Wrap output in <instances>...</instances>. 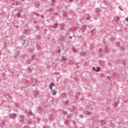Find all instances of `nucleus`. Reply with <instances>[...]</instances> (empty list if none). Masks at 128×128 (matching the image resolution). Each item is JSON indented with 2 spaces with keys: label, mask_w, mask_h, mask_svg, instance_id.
Wrapping results in <instances>:
<instances>
[{
  "label": "nucleus",
  "mask_w": 128,
  "mask_h": 128,
  "mask_svg": "<svg viewBox=\"0 0 128 128\" xmlns=\"http://www.w3.org/2000/svg\"><path fill=\"white\" fill-rule=\"evenodd\" d=\"M108 8H109L110 10H114V6L112 4L108 5Z\"/></svg>",
  "instance_id": "39448f33"
},
{
  "label": "nucleus",
  "mask_w": 128,
  "mask_h": 128,
  "mask_svg": "<svg viewBox=\"0 0 128 128\" xmlns=\"http://www.w3.org/2000/svg\"><path fill=\"white\" fill-rule=\"evenodd\" d=\"M39 94H40V92H38V91H34V96H35V98H36V96H38Z\"/></svg>",
  "instance_id": "9d476101"
},
{
  "label": "nucleus",
  "mask_w": 128,
  "mask_h": 128,
  "mask_svg": "<svg viewBox=\"0 0 128 128\" xmlns=\"http://www.w3.org/2000/svg\"><path fill=\"white\" fill-rule=\"evenodd\" d=\"M108 64H110V63H108Z\"/></svg>",
  "instance_id": "864d4df0"
},
{
  "label": "nucleus",
  "mask_w": 128,
  "mask_h": 128,
  "mask_svg": "<svg viewBox=\"0 0 128 128\" xmlns=\"http://www.w3.org/2000/svg\"><path fill=\"white\" fill-rule=\"evenodd\" d=\"M26 40H24V38H22L21 40V44H22V46H24L26 44Z\"/></svg>",
  "instance_id": "6ab92c4d"
},
{
  "label": "nucleus",
  "mask_w": 128,
  "mask_h": 128,
  "mask_svg": "<svg viewBox=\"0 0 128 128\" xmlns=\"http://www.w3.org/2000/svg\"><path fill=\"white\" fill-rule=\"evenodd\" d=\"M84 112L85 114H88V116H90V114H92V112L88 110L84 111Z\"/></svg>",
  "instance_id": "1a4fd4ad"
},
{
  "label": "nucleus",
  "mask_w": 128,
  "mask_h": 128,
  "mask_svg": "<svg viewBox=\"0 0 128 128\" xmlns=\"http://www.w3.org/2000/svg\"><path fill=\"white\" fill-rule=\"evenodd\" d=\"M16 116L17 114L16 113H14L13 114H10V118H16Z\"/></svg>",
  "instance_id": "f03ea898"
},
{
  "label": "nucleus",
  "mask_w": 128,
  "mask_h": 128,
  "mask_svg": "<svg viewBox=\"0 0 128 128\" xmlns=\"http://www.w3.org/2000/svg\"><path fill=\"white\" fill-rule=\"evenodd\" d=\"M108 52V50L106 48L103 50V52Z\"/></svg>",
  "instance_id": "b1692460"
},
{
  "label": "nucleus",
  "mask_w": 128,
  "mask_h": 128,
  "mask_svg": "<svg viewBox=\"0 0 128 128\" xmlns=\"http://www.w3.org/2000/svg\"><path fill=\"white\" fill-rule=\"evenodd\" d=\"M36 46L38 50H40V45L37 44Z\"/></svg>",
  "instance_id": "4be33fe9"
},
{
  "label": "nucleus",
  "mask_w": 128,
  "mask_h": 128,
  "mask_svg": "<svg viewBox=\"0 0 128 128\" xmlns=\"http://www.w3.org/2000/svg\"><path fill=\"white\" fill-rule=\"evenodd\" d=\"M72 50L74 52H78V50H76V48H72Z\"/></svg>",
  "instance_id": "cd10ccee"
},
{
  "label": "nucleus",
  "mask_w": 128,
  "mask_h": 128,
  "mask_svg": "<svg viewBox=\"0 0 128 128\" xmlns=\"http://www.w3.org/2000/svg\"><path fill=\"white\" fill-rule=\"evenodd\" d=\"M124 102H125V104H126V102H128V100H126L124 101Z\"/></svg>",
  "instance_id": "de8ad7c7"
},
{
  "label": "nucleus",
  "mask_w": 128,
  "mask_h": 128,
  "mask_svg": "<svg viewBox=\"0 0 128 128\" xmlns=\"http://www.w3.org/2000/svg\"><path fill=\"white\" fill-rule=\"evenodd\" d=\"M100 122L101 124H106V121L104 120H100Z\"/></svg>",
  "instance_id": "f3484780"
},
{
  "label": "nucleus",
  "mask_w": 128,
  "mask_h": 128,
  "mask_svg": "<svg viewBox=\"0 0 128 128\" xmlns=\"http://www.w3.org/2000/svg\"><path fill=\"white\" fill-rule=\"evenodd\" d=\"M52 96H56V92H58L56 90H52Z\"/></svg>",
  "instance_id": "f8f14e48"
},
{
  "label": "nucleus",
  "mask_w": 128,
  "mask_h": 128,
  "mask_svg": "<svg viewBox=\"0 0 128 128\" xmlns=\"http://www.w3.org/2000/svg\"><path fill=\"white\" fill-rule=\"evenodd\" d=\"M116 102L114 104V106L115 108H118V104H122V102H124V100L122 98H118L116 99Z\"/></svg>",
  "instance_id": "f257e3e1"
},
{
  "label": "nucleus",
  "mask_w": 128,
  "mask_h": 128,
  "mask_svg": "<svg viewBox=\"0 0 128 128\" xmlns=\"http://www.w3.org/2000/svg\"><path fill=\"white\" fill-rule=\"evenodd\" d=\"M52 86H54V82H52L49 84V88H50V90H52Z\"/></svg>",
  "instance_id": "423d86ee"
},
{
  "label": "nucleus",
  "mask_w": 128,
  "mask_h": 128,
  "mask_svg": "<svg viewBox=\"0 0 128 128\" xmlns=\"http://www.w3.org/2000/svg\"><path fill=\"white\" fill-rule=\"evenodd\" d=\"M2 54V52L0 51V56Z\"/></svg>",
  "instance_id": "603ef678"
},
{
  "label": "nucleus",
  "mask_w": 128,
  "mask_h": 128,
  "mask_svg": "<svg viewBox=\"0 0 128 128\" xmlns=\"http://www.w3.org/2000/svg\"><path fill=\"white\" fill-rule=\"evenodd\" d=\"M108 78L109 80H110V76H108Z\"/></svg>",
  "instance_id": "49530a36"
},
{
  "label": "nucleus",
  "mask_w": 128,
  "mask_h": 128,
  "mask_svg": "<svg viewBox=\"0 0 128 128\" xmlns=\"http://www.w3.org/2000/svg\"><path fill=\"white\" fill-rule=\"evenodd\" d=\"M80 56H86V52H80Z\"/></svg>",
  "instance_id": "dca6fc26"
},
{
  "label": "nucleus",
  "mask_w": 128,
  "mask_h": 128,
  "mask_svg": "<svg viewBox=\"0 0 128 128\" xmlns=\"http://www.w3.org/2000/svg\"><path fill=\"white\" fill-rule=\"evenodd\" d=\"M53 2H56V1H53Z\"/></svg>",
  "instance_id": "6e6d98bb"
},
{
  "label": "nucleus",
  "mask_w": 128,
  "mask_h": 128,
  "mask_svg": "<svg viewBox=\"0 0 128 128\" xmlns=\"http://www.w3.org/2000/svg\"><path fill=\"white\" fill-rule=\"evenodd\" d=\"M19 120L21 122H22L24 121V116H20L19 117Z\"/></svg>",
  "instance_id": "7ed1b4c3"
},
{
  "label": "nucleus",
  "mask_w": 128,
  "mask_h": 128,
  "mask_svg": "<svg viewBox=\"0 0 128 128\" xmlns=\"http://www.w3.org/2000/svg\"><path fill=\"white\" fill-rule=\"evenodd\" d=\"M85 18H86V20H90V15L88 14H86L85 16Z\"/></svg>",
  "instance_id": "412c9836"
},
{
  "label": "nucleus",
  "mask_w": 128,
  "mask_h": 128,
  "mask_svg": "<svg viewBox=\"0 0 128 128\" xmlns=\"http://www.w3.org/2000/svg\"><path fill=\"white\" fill-rule=\"evenodd\" d=\"M28 50L30 52H34V50L32 48H28Z\"/></svg>",
  "instance_id": "4468645a"
},
{
  "label": "nucleus",
  "mask_w": 128,
  "mask_h": 128,
  "mask_svg": "<svg viewBox=\"0 0 128 128\" xmlns=\"http://www.w3.org/2000/svg\"><path fill=\"white\" fill-rule=\"evenodd\" d=\"M62 114H63L66 115V114H68V112L66 110H63Z\"/></svg>",
  "instance_id": "a878e982"
},
{
  "label": "nucleus",
  "mask_w": 128,
  "mask_h": 128,
  "mask_svg": "<svg viewBox=\"0 0 128 128\" xmlns=\"http://www.w3.org/2000/svg\"><path fill=\"white\" fill-rule=\"evenodd\" d=\"M28 70H29L30 72H32V69H30V66L28 67Z\"/></svg>",
  "instance_id": "2f4dec72"
},
{
  "label": "nucleus",
  "mask_w": 128,
  "mask_h": 128,
  "mask_svg": "<svg viewBox=\"0 0 128 128\" xmlns=\"http://www.w3.org/2000/svg\"><path fill=\"white\" fill-rule=\"evenodd\" d=\"M66 96V94H62V98H65Z\"/></svg>",
  "instance_id": "c85d7f7f"
},
{
  "label": "nucleus",
  "mask_w": 128,
  "mask_h": 128,
  "mask_svg": "<svg viewBox=\"0 0 128 128\" xmlns=\"http://www.w3.org/2000/svg\"><path fill=\"white\" fill-rule=\"evenodd\" d=\"M64 26H66V25L64 24H61L60 25V30H64Z\"/></svg>",
  "instance_id": "20e7f679"
},
{
  "label": "nucleus",
  "mask_w": 128,
  "mask_h": 128,
  "mask_svg": "<svg viewBox=\"0 0 128 128\" xmlns=\"http://www.w3.org/2000/svg\"><path fill=\"white\" fill-rule=\"evenodd\" d=\"M78 96H80V93H76V98H78Z\"/></svg>",
  "instance_id": "bb28decb"
},
{
  "label": "nucleus",
  "mask_w": 128,
  "mask_h": 128,
  "mask_svg": "<svg viewBox=\"0 0 128 128\" xmlns=\"http://www.w3.org/2000/svg\"><path fill=\"white\" fill-rule=\"evenodd\" d=\"M58 50H59V52H60V50L59 49Z\"/></svg>",
  "instance_id": "8fccbe9b"
},
{
  "label": "nucleus",
  "mask_w": 128,
  "mask_h": 128,
  "mask_svg": "<svg viewBox=\"0 0 128 128\" xmlns=\"http://www.w3.org/2000/svg\"><path fill=\"white\" fill-rule=\"evenodd\" d=\"M96 12L98 14L100 15V12H102V10L98 9V8H96Z\"/></svg>",
  "instance_id": "2eb2a0df"
},
{
  "label": "nucleus",
  "mask_w": 128,
  "mask_h": 128,
  "mask_svg": "<svg viewBox=\"0 0 128 128\" xmlns=\"http://www.w3.org/2000/svg\"><path fill=\"white\" fill-rule=\"evenodd\" d=\"M72 114H69L67 116V118H70L72 117Z\"/></svg>",
  "instance_id": "7c9ffc66"
},
{
  "label": "nucleus",
  "mask_w": 128,
  "mask_h": 128,
  "mask_svg": "<svg viewBox=\"0 0 128 128\" xmlns=\"http://www.w3.org/2000/svg\"><path fill=\"white\" fill-rule=\"evenodd\" d=\"M91 34L93 36H95L96 34V29H94L93 30H91Z\"/></svg>",
  "instance_id": "9b49d317"
},
{
  "label": "nucleus",
  "mask_w": 128,
  "mask_h": 128,
  "mask_svg": "<svg viewBox=\"0 0 128 128\" xmlns=\"http://www.w3.org/2000/svg\"><path fill=\"white\" fill-rule=\"evenodd\" d=\"M62 60L63 62H66L67 60L66 58L64 56H62Z\"/></svg>",
  "instance_id": "aec40b11"
},
{
  "label": "nucleus",
  "mask_w": 128,
  "mask_h": 128,
  "mask_svg": "<svg viewBox=\"0 0 128 128\" xmlns=\"http://www.w3.org/2000/svg\"><path fill=\"white\" fill-rule=\"evenodd\" d=\"M16 108H18L20 106V104L16 103Z\"/></svg>",
  "instance_id": "72a5a7b5"
},
{
  "label": "nucleus",
  "mask_w": 128,
  "mask_h": 128,
  "mask_svg": "<svg viewBox=\"0 0 128 128\" xmlns=\"http://www.w3.org/2000/svg\"><path fill=\"white\" fill-rule=\"evenodd\" d=\"M70 64H74V62H73V61H72V60H70Z\"/></svg>",
  "instance_id": "e433bc0d"
},
{
  "label": "nucleus",
  "mask_w": 128,
  "mask_h": 128,
  "mask_svg": "<svg viewBox=\"0 0 128 128\" xmlns=\"http://www.w3.org/2000/svg\"><path fill=\"white\" fill-rule=\"evenodd\" d=\"M95 72H100V67H98L97 69L95 70Z\"/></svg>",
  "instance_id": "5701e85b"
},
{
  "label": "nucleus",
  "mask_w": 128,
  "mask_h": 128,
  "mask_svg": "<svg viewBox=\"0 0 128 128\" xmlns=\"http://www.w3.org/2000/svg\"><path fill=\"white\" fill-rule=\"evenodd\" d=\"M28 114L30 116H34V113H32V110L28 111Z\"/></svg>",
  "instance_id": "0eeeda50"
},
{
  "label": "nucleus",
  "mask_w": 128,
  "mask_h": 128,
  "mask_svg": "<svg viewBox=\"0 0 128 128\" xmlns=\"http://www.w3.org/2000/svg\"><path fill=\"white\" fill-rule=\"evenodd\" d=\"M80 118H84V115L80 114Z\"/></svg>",
  "instance_id": "c9c22d12"
},
{
  "label": "nucleus",
  "mask_w": 128,
  "mask_h": 128,
  "mask_svg": "<svg viewBox=\"0 0 128 128\" xmlns=\"http://www.w3.org/2000/svg\"><path fill=\"white\" fill-rule=\"evenodd\" d=\"M58 23H56L54 24L53 25V28H58Z\"/></svg>",
  "instance_id": "ddd939ff"
},
{
  "label": "nucleus",
  "mask_w": 128,
  "mask_h": 128,
  "mask_svg": "<svg viewBox=\"0 0 128 128\" xmlns=\"http://www.w3.org/2000/svg\"><path fill=\"white\" fill-rule=\"evenodd\" d=\"M89 108H90V109L92 110V106H90L89 107Z\"/></svg>",
  "instance_id": "09e8293b"
},
{
  "label": "nucleus",
  "mask_w": 128,
  "mask_h": 128,
  "mask_svg": "<svg viewBox=\"0 0 128 128\" xmlns=\"http://www.w3.org/2000/svg\"><path fill=\"white\" fill-rule=\"evenodd\" d=\"M17 16L18 18H20V13L17 14Z\"/></svg>",
  "instance_id": "f704fd0d"
},
{
  "label": "nucleus",
  "mask_w": 128,
  "mask_h": 128,
  "mask_svg": "<svg viewBox=\"0 0 128 128\" xmlns=\"http://www.w3.org/2000/svg\"><path fill=\"white\" fill-rule=\"evenodd\" d=\"M2 124L4 125V122H2Z\"/></svg>",
  "instance_id": "3c124183"
},
{
  "label": "nucleus",
  "mask_w": 128,
  "mask_h": 128,
  "mask_svg": "<svg viewBox=\"0 0 128 128\" xmlns=\"http://www.w3.org/2000/svg\"><path fill=\"white\" fill-rule=\"evenodd\" d=\"M114 20H116V22H120V18L118 16H116L114 17Z\"/></svg>",
  "instance_id": "6e6552de"
},
{
  "label": "nucleus",
  "mask_w": 128,
  "mask_h": 128,
  "mask_svg": "<svg viewBox=\"0 0 128 128\" xmlns=\"http://www.w3.org/2000/svg\"><path fill=\"white\" fill-rule=\"evenodd\" d=\"M92 70H95V71L96 70L94 66H93V67H92Z\"/></svg>",
  "instance_id": "4c0bfd02"
},
{
  "label": "nucleus",
  "mask_w": 128,
  "mask_h": 128,
  "mask_svg": "<svg viewBox=\"0 0 128 128\" xmlns=\"http://www.w3.org/2000/svg\"><path fill=\"white\" fill-rule=\"evenodd\" d=\"M44 18V15H41V18Z\"/></svg>",
  "instance_id": "ea45409f"
},
{
  "label": "nucleus",
  "mask_w": 128,
  "mask_h": 128,
  "mask_svg": "<svg viewBox=\"0 0 128 128\" xmlns=\"http://www.w3.org/2000/svg\"><path fill=\"white\" fill-rule=\"evenodd\" d=\"M39 108H40V106L39 107Z\"/></svg>",
  "instance_id": "5fc2aeb1"
},
{
  "label": "nucleus",
  "mask_w": 128,
  "mask_h": 128,
  "mask_svg": "<svg viewBox=\"0 0 128 128\" xmlns=\"http://www.w3.org/2000/svg\"><path fill=\"white\" fill-rule=\"evenodd\" d=\"M54 14L56 16H58L59 14H58V13L57 12V13H55Z\"/></svg>",
  "instance_id": "c03bdc74"
},
{
  "label": "nucleus",
  "mask_w": 128,
  "mask_h": 128,
  "mask_svg": "<svg viewBox=\"0 0 128 128\" xmlns=\"http://www.w3.org/2000/svg\"><path fill=\"white\" fill-rule=\"evenodd\" d=\"M60 40H62V42H64V40H66V38L64 37V36H61L60 38Z\"/></svg>",
  "instance_id": "a211bd4d"
},
{
  "label": "nucleus",
  "mask_w": 128,
  "mask_h": 128,
  "mask_svg": "<svg viewBox=\"0 0 128 128\" xmlns=\"http://www.w3.org/2000/svg\"><path fill=\"white\" fill-rule=\"evenodd\" d=\"M118 8H120V10H124V9L120 8V6H119Z\"/></svg>",
  "instance_id": "37998d69"
},
{
  "label": "nucleus",
  "mask_w": 128,
  "mask_h": 128,
  "mask_svg": "<svg viewBox=\"0 0 128 128\" xmlns=\"http://www.w3.org/2000/svg\"><path fill=\"white\" fill-rule=\"evenodd\" d=\"M76 100H78V98L75 97Z\"/></svg>",
  "instance_id": "58836bf2"
},
{
  "label": "nucleus",
  "mask_w": 128,
  "mask_h": 128,
  "mask_svg": "<svg viewBox=\"0 0 128 128\" xmlns=\"http://www.w3.org/2000/svg\"><path fill=\"white\" fill-rule=\"evenodd\" d=\"M52 10H54V9H52V8L50 9V12H52Z\"/></svg>",
  "instance_id": "a19ab883"
},
{
  "label": "nucleus",
  "mask_w": 128,
  "mask_h": 128,
  "mask_svg": "<svg viewBox=\"0 0 128 128\" xmlns=\"http://www.w3.org/2000/svg\"><path fill=\"white\" fill-rule=\"evenodd\" d=\"M69 38L70 40H72V36H69Z\"/></svg>",
  "instance_id": "79ce46f5"
},
{
  "label": "nucleus",
  "mask_w": 128,
  "mask_h": 128,
  "mask_svg": "<svg viewBox=\"0 0 128 128\" xmlns=\"http://www.w3.org/2000/svg\"><path fill=\"white\" fill-rule=\"evenodd\" d=\"M122 64H123L124 66H126V64L124 60L122 61Z\"/></svg>",
  "instance_id": "393cba45"
},
{
  "label": "nucleus",
  "mask_w": 128,
  "mask_h": 128,
  "mask_svg": "<svg viewBox=\"0 0 128 128\" xmlns=\"http://www.w3.org/2000/svg\"><path fill=\"white\" fill-rule=\"evenodd\" d=\"M52 68H56V64H52Z\"/></svg>",
  "instance_id": "c756f323"
},
{
  "label": "nucleus",
  "mask_w": 128,
  "mask_h": 128,
  "mask_svg": "<svg viewBox=\"0 0 128 128\" xmlns=\"http://www.w3.org/2000/svg\"><path fill=\"white\" fill-rule=\"evenodd\" d=\"M126 22H128V18H126Z\"/></svg>",
  "instance_id": "a18cd8bd"
},
{
  "label": "nucleus",
  "mask_w": 128,
  "mask_h": 128,
  "mask_svg": "<svg viewBox=\"0 0 128 128\" xmlns=\"http://www.w3.org/2000/svg\"><path fill=\"white\" fill-rule=\"evenodd\" d=\"M34 58H36V55L33 54L32 57V60H34Z\"/></svg>",
  "instance_id": "473e14b6"
}]
</instances>
